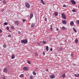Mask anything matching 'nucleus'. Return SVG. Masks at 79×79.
I'll return each instance as SVG.
<instances>
[{"mask_svg": "<svg viewBox=\"0 0 79 79\" xmlns=\"http://www.w3.org/2000/svg\"><path fill=\"white\" fill-rule=\"evenodd\" d=\"M18 34H21V32L20 31H18Z\"/></svg>", "mask_w": 79, "mask_h": 79, "instance_id": "c03bdc74", "label": "nucleus"}, {"mask_svg": "<svg viewBox=\"0 0 79 79\" xmlns=\"http://www.w3.org/2000/svg\"><path fill=\"white\" fill-rule=\"evenodd\" d=\"M43 44H46V41H44L43 42Z\"/></svg>", "mask_w": 79, "mask_h": 79, "instance_id": "f704fd0d", "label": "nucleus"}, {"mask_svg": "<svg viewBox=\"0 0 79 79\" xmlns=\"http://www.w3.org/2000/svg\"><path fill=\"white\" fill-rule=\"evenodd\" d=\"M73 30L75 32H77V31L76 30V29L75 28H73Z\"/></svg>", "mask_w": 79, "mask_h": 79, "instance_id": "4be33fe9", "label": "nucleus"}, {"mask_svg": "<svg viewBox=\"0 0 79 79\" xmlns=\"http://www.w3.org/2000/svg\"><path fill=\"white\" fill-rule=\"evenodd\" d=\"M34 77L32 76H31L30 77V78L31 79H33V77Z\"/></svg>", "mask_w": 79, "mask_h": 79, "instance_id": "2f4dec72", "label": "nucleus"}, {"mask_svg": "<svg viewBox=\"0 0 79 79\" xmlns=\"http://www.w3.org/2000/svg\"><path fill=\"white\" fill-rule=\"evenodd\" d=\"M62 49H63V48H60V51H61V50H62Z\"/></svg>", "mask_w": 79, "mask_h": 79, "instance_id": "a19ab883", "label": "nucleus"}, {"mask_svg": "<svg viewBox=\"0 0 79 79\" xmlns=\"http://www.w3.org/2000/svg\"><path fill=\"white\" fill-rule=\"evenodd\" d=\"M75 43H76V44H77V43L78 42V39H76L75 40Z\"/></svg>", "mask_w": 79, "mask_h": 79, "instance_id": "2eb2a0df", "label": "nucleus"}, {"mask_svg": "<svg viewBox=\"0 0 79 79\" xmlns=\"http://www.w3.org/2000/svg\"><path fill=\"white\" fill-rule=\"evenodd\" d=\"M40 43H41V41H40Z\"/></svg>", "mask_w": 79, "mask_h": 79, "instance_id": "603ef678", "label": "nucleus"}, {"mask_svg": "<svg viewBox=\"0 0 79 79\" xmlns=\"http://www.w3.org/2000/svg\"><path fill=\"white\" fill-rule=\"evenodd\" d=\"M35 26V24L34 23H32L31 25V27H34V26Z\"/></svg>", "mask_w": 79, "mask_h": 79, "instance_id": "1a4fd4ad", "label": "nucleus"}, {"mask_svg": "<svg viewBox=\"0 0 79 79\" xmlns=\"http://www.w3.org/2000/svg\"><path fill=\"white\" fill-rule=\"evenodd\" d=\"M71 26H73L74 24V22L73 21H71L70 23Z\"/></svg>", "mask_w": 79, "mask_h": 79, "instance_id": "9d476101", "label": "nucleus"}, {"mask_svg": "<svg viewBox=\"0 0 79 79\" xmlns=\"http://www.w3.org/2000/svg\"><path fill=\"white\" fill-rule=\"evenodd\" d=\"M71 56H72V57H74V55L73 54V53H72V54L71 55Z\"/></svg>", "mask_w": 79, "mask_h": 79, "instance_id": "bb28decb", "label": "nucleus"}, {"mask_svg": "<svg viewBox=\"0 0 79 79\" xmlns=\"http://www.w3.org/2000/svg\"><path fill=\"white\" fill-rule=\"evenodd\" d=\"M18 23H19L18 21H15V24L16 25H18Z\"/></svg>", "mask_w": 79, "mask_h": 79, "instance_id": "ddd939ff", "label": "nucleus"}, {"mask_svg": "<svg viewBox=\"0 0 79 79\" xmlns=\"http://www.w3.org/2000/svg\"><path fill=\"white\" fill-rule=\"evenodd\" d=\"M45 21H47V18L46 17H45Z\"/></svg>", "mask_w": 79, "mask_h": 79, "instance_id": "c9c22d12", "label": "nucleus"}, {"mask_svg": "<svg viewBox=\"0 0 79 79\" xmlns=\"http://www.w3.org/2000/svg\"><path fill=\"white\" fill-rule=\"evenodd\" d=\"M33 74H34V75H36V73L35 72V71H33Z\"/></svg>", "mask_w": 79, "mask_h": 79, "instance_id": "5701e85b", "label": "nucleus"}, {"mask_svg": "<svg viewBox=\"0 0 79 79\" xmlns=\"http://www.w3.org/2000/svg\"><path fill=\"white\" fill-rule=\"evenodd\" d=\"M46 71L47 72H48V69H46Z\"/></svg>", "mask_w": 79, "mask_h": 79, "instance_id": "de8ad7c7", "label": "nucleus"}, {"mask_svg": "<svg viewBox=\"0 0 79 79\" xmlns=\"http://www.w3.org/2000/svg\"><path fill=\"white\" fill-rule=\"evenodd\" d=\"M56 31H58V28L56 29Z\"/></svg>", "mask_w": 79, "mask_h": 79, "instance_id": "8fccbe9b", "label": "nucleus"}, {"mask_svg": "<svg viewBox=\"0 0 79 79\" xmlns=\"http://www.w3.org/2000/svg\"><path fill=\"white\" fill-rule=\"evenodd\" d=\"M40 1H41V3L43 4V5H45V2H44L43 0H40Z\"/></svg>", "mask_w": 79, "mask_h": 79, "instance_id": "f8f14e48", "label": "nucleus"}, {"mask_svg": "<svg viewBox=\"0 0 79 79\" xmlns=\"http://www.w3.org/2000/svg\"><path fill=\"white\" fill-rule=\"evenodd\" d=\"M51 79H54L55 78V76L54 75H52L50 76Z\"/></svg>", "mask_w": 79, "mask_h": 79, "instance_id": "6e6552de", "label": "nucleus"}, {"mask_svg": "<svg viewBox=\"0 0 79 79\" xmlns=\"http://www.w3.org/2000/svg\"><path fill=\"white\" fill-rule=\"evenodd\" d=\"M58 12H55V13L54 15H55V16H58Z\"/></svg>", "mask_w": 79, "mask_h": 79, "instance_id": "f3484780", "label": "nucleus"}, {"mask_svg": "<svg viewBox=\"0 0 79 79\" xmlns=\"http://www.w3.org/2000/svg\"><path fill=\"white\" fill-rule=\"evenodd\" d=\"M72 11L73 12H76V10L75 9H73L72 10Z\"/></svg>", "mask_w": 79, "mask_h": 79, "instance_id": "393cba45", "label": "nucleus"}, {"mask_svg": "<svg viewBox=\"0 0 79 79\" xmlns=\"http://www.w3.org/2000/svg\"><path fill=\"white\" fill-rule=\"evenodd\" d=\"M77 24H79V20H77Z\"/></svg>", "mask_w": 79, "mask_h": 79, "instance_id": "4c0bfd02", "label": "nucleus"}, {"mask_svg": "<svg viewBox=\"0 0 79 79\" xmlns=\"http://www.w3.org/2000/svg\"><path fill=\"white\" fill-rule=\"evenodd\" d=\"M62 17L64 19H66V15L64 13H62L61 14Z\"/></svg>", "mask_w": 79, "mask_h": 79, "instance_id": "f03ea898", "label": "nucleus"}, {"mask_svg": "<svg viewBox=\"0 0 79 79\" xmlns=\"http://www.w3.org/2000/svg\"><path fill=\"white\" fill-rule=\"evenodd\" d=\"M49 39H50V38H49Z\"/></svg>", "mask_w": 79, "mask_h": 79, "instance_id": "864d4df0", "label": "nucleus"}, {"mask_svg": "<svg viewBox=\"0 0 79 79\" xmlns=\"http://www.w3.org/2000/svg\"><path fill=\"white\" fill-rule=\"evenodd\" d=\"M43 54L44 55H45V52H43Z\"/></svg>", "mask_w": 79, "mask_h": 79, "instance_id": "37998d69", "label": "nucleus"}, {"mask_svg": "<svg viewBox=\"0 0 79 79\" xmlns=\"http://www.w3.org/2000/svg\"><path fill=\"white\" fill-rule=\"evenodd\" d=\"M2 79H6V77L5 76H3L2 77Z\"/></svg>", "mask_w": 79, "mask_h": 79, "instance_id": "a211bd4d", "label": "nucleus"}, {"mask_svg": "<svg viewBox=\"0 0 79 79\" xmlns=\"http://www.w3.org/2000/svg\"><path fill=\"white\" fill-rule=\"evenodd\" d=\"M4 73H7L8 72V69L6 68H5L3 70Z\"/></svg>", "mask_w": 79, "mask_h": 79, "instance_id": "20e7f679", "label": "nucleus"}, {"mask_svg": "<svg viewBox=\"0 0 79 79\" xmlns=\"http://www.w3.org/2000/svg\"><path fill=\"white\" fill-rule=\"evenodd\" d=\"M6 29L7 30H8L9 31H10V30H9V27H6Z\"/></svg>", "mask_w": 79, "mask_h": 79, "instance_id": "7c9ffc66", "label": "nucleus"}, {"mask_svg": "<svg viewBox=\"0 0 79 79\" xmlns=\"http://www.w3.org/2000/svg\"><path fill=\"white\" fill-rule=\"evenodd\" d=\"M71 2L73 5H75L76 4V2L74 0H72L71 1Z\"/></svg>", "mask_w": 79, "mask_h": 79, "instance_id": "0eeeda50", "label": "nucleus"}, {"mask_svg": "<svg viewBox=\"0 0 79 79\" xmlns=\"http://www.w3.org/2000/svg\"><path fill=\"white\" fill-rule=\"evenodd\" d=\"M46 51H47V52L48 51V46H47L46 47Z\"/></svg>", "mask_w": 79, "mask_h": 79, "instance_id": "dca6fc26", "label": "nucleus"}, {"mask_svg": "<svg viewBox=\"0 0 79 79\" xmlns=\"http://www.w3.org/2000/svg\"><path fill=\"white\" fill-rule=\"evenodd\" d=\"M50 29H51V30H52V29H53V28H52V25H50Z\"/></svg>", "mask_w": 79, "mask_h": 79, "instance_id": "c85d7f7f", "label": "nucleus"}, {"mask_svg": "<svg viewBox=\"0 0 79 79\" xmlns=\"http://www.w3.org/2000/svg\"><path fill=\"white\" fill-rule=\"evenodd\" d=\"M0 1H2V0H0Z\"/></svg>", "mask_w": 79, "mask_h": 79, "instance_id": "3c124183", "label": "nucleus"}, {"mask_svg": "<svg viewBox=\"0 0 79 79\" xmlns=\"http://www.w3.org/2000/svg\"><path fill=\"white\" fill-rule=\"evenodd\" d=\"M21 42L22 44H26L27 43V40H21Z\"/></svg>", "mask_w": 79, "mask_h": 79, "instance_id": "f257e3e1", "label": "nucleus"}, {"mask_svg": "<svg viewBox=\"0 0 79 79\" xmlns=\"http://www.w3.org/2000/svg\"><path fill=\"white\" fill-rule=\"evenodd\" d=\"M62 22L63 24H66L67 23L66 21L65 20H62Z\"/></svg>", "mask_w": 79, "mask_h": 79, "instance_id": "39448f33", "label": "nucleus"}, {"mask_svg": "<svg viewBox=\"0 0 79 79\" xmlns=\"http://www.w3.org/2000/svg\"><path fill=\"white\" fill-rule=\"evenodd\" d=\"M24 77V75H23V74H21L19 76L20 77Z\"/></svg>", "mask_w": 79, "mask_h": 79, "instance_id": "aec40b11", "label": "nucleus"}, {"mask_svg": "<svg viewBox=\"0 0 79 79\" xmlns=\"http://www.w3.org/2000/svg\"><path fill=\"white\" fill-rule=\"evenodd\" d=\"M63 7H66V5H65V4H64L63 5Z\"/></svg>", "mask_w": 79, "mask_h": 79, "instance_id": "ea45409f", "label": "nucleus"}, {"mask_svg": "<svg viewBox=\"0 0 79 79\" xmlns=\"http://www.w3.org/2000/svg\"><path fill=\"white\" fill-rule=\"evenodd\" d=\"M64 77H65V73L63 74L62 75V77L63 78Z\"/></svg>", "mask_w": 79, "mask_h": 79, "instance_id": "b1692460", "label": "nucleus"}, {"mask_svg": "<svg viewBox=\"0 0 79 79\" xmlns=\"http://www.w3.org/2000/svg\"><path fill=\"white\" fill-rule=\"evenodd\" d=\"M50 50L51 52H52V51L53 50V49H52V48H50Z\"/></svg>", "mask_w": 79, "mask_h": 79, "instance_id": "58836bf2", "label": "nucleus"}, {"mask_svg": "<svg viewBox=\"0 0 79 79\" xmlns=\"http://www.w3.org/2000/svg\"><path fill=\"white\" fill-rule=\"evenodd\" d=\"M7 24H8V23L5 22L4 23V25H6Z\"/></svg>", "mask_w": 79, "mask_h": 79, "instance_id": "a878e982", "label": "nucleus"}, {"mask_svg": "<svg viewBox=\"0 0 79 79\" xmlns=\"http://www.w3.org/2000/svg\"><path fill=\"white\" fill-rule=\"evenodd\" d=\"M11 35L10 34L8 35V37H11Z\"/></svg>", "mask_w": 79, "mask_h": 79, "instance_id": "e433bc0d", "label": "nucleus"}, {"mask_svg": "<svg viewBox=\"0 0 79 79\" xmlns=\"http://www.w3.org/2000/svg\"><path fill=\"white\" fill-rule=\"evenodd\" d=\"M23 22H25V19H23Z\"/></svg>", "mask_w": 79, "mask_h": 79, "instance_id": "49530a36", "label": "nucleus"}, {"mask_svg": "<svg viewBox=\"0 0 79 79\" xmlns=\"http://www.w3.org/2000/svg\"><path fill=\"white\" fill-rule=\"evenodd\" d=\"M3 3H4V4H6V1H4L3 2Z\"/></svg>", "mask_w": 79, "mask_h": 79, "instance_id": "cd10ccee", "label": "nucleus"}, {"mask_svg": "<svg viewBox=\"0 0 79 79\" xmlns=\"http://www.w3.org/2000/svg\"><path fill=\"white\" fill-rule=\"evenodd\" d=\"M15 58V55H12L11 56V59H13Z\"/></svg>", "mask_w": 79, "mask_h": 79, "instance_id": "6ab92c4d", "label": "nucleus"}, {"mask_svg": "<svg viewBox=\"0 0 79 79\" xmlns=\"http://www.w3.org/2000/svg\"><path fill=\"white\" fill-rule=\"evenodd\" d=\"M62 30H66V28L64 27H62Z\"/></svg>", "mask_w": 79, "mask_h": 79, "instance_id": "412c9836", "label": "nucleus"}, {"mask_svg": "<svg viewBox=\"0 0 79 79\" xmlns=\"http://www.w3.org/2000/svg\"><path fill=\"white\" fill-rule=\"evenodd\" d=\"M4 10H3V9L2 10H1L2 12H3V11H4Z\"/></svg>", "mask_w": 79, "mask_h": 79, "instance_id": "09e8293b", "label": "nucleus"}, {"mask_svg": "<svg viewBox=\"0 0 79 79\" xmlns=\"http://www.w3.org/2000/svg\"><path fill=\"white\" fill-rule=\"evenodd\" d=\"M2 30L1 29H0V33H2Z\"/></svg>", "mask_w": 79, "mask_h": 79, "instance_id": "79ce46f5", "label": "nucleus"}, {"mask_svg": "<svg viewBox=\"0 0 79 79\" xmlns=\"http://www.w3.org/2000/svg\"><path fill=\"white\" fill-rule=\"evenodd\" d=\"M23 70H25V71H27V70H28V69H29L28 67H23Z\"/></svg>", "mask_w": 79, "mask_h": 79, "instance_id": "423d86ee", "label": "nucleus"}, {"mask_svg": "<svg viewBox=\"0 0 79 79\" xmlns=\"http://www.w3.org/2000/svg\"><path fill=\"white\" fill-rule=\"evenodd\" d=\"M27 62L29 64H31V62H30V61L29 60H28L27 61Z\"/></svg>", "mask_w": 79, "mask_h": 79, "instance_id": "c756f323", "label": "nucleus"}, {"mask_svg": "<svg viewBox=\"0 0 79 79\" xmlns=\"http://www.w3.org/2000/svg\"><path fill=\"white\" fill-rule=\"evenodd\" d=\"M25 5L26 6L27 8H30V5H29V4L28 3H25Z\"/></svg>", "mask_w": 79, "mask_h": 79, "instance_id": "7ed1b4c3", "label": "nucleus"}, {"mask_svg": "<svg viewBox=\"0 0 79 79\" xmlns=\"http://www.w3.org/2000/svg\"><path fill=\"white\" fill-rule=\"evenodd\" d=\"M74 76H75V77H79V74H75Z\"/></svg>", "mask_w": 79, "mask_h": 79, "instance_id": "9b49d317", "label": "nucleus"}, {"mask_svg": "<svg viewBox=\"0 0 79 79\" xmlns=\"http://www.w3.org/2000/svg\"><path fill=\"white\" fill-rule=\"evenodd\" d=\"M30 17V18H32V17H33V14H31Z\"/></svg>", "mask_w": 79, "mask_h": 79, "instance_id": "4468645a", "label": "nucleus"}, {"mask_svg": "<svg viewBox=\"0 0 79 79\" xmlns=\"http://www.w3.org/2000/svg\"><path fill=\"white\" fill-rule=\"evenodd\" d=\"M6 44H4L3 45V47L4 48H6Z\"/></svg>", "mask_w": 79, "mask_h": 79, "instance_id": "473e14b6", "label": "nucleus"}, {"mask_svg": "<svg viewBox=\"0 0 79 79\" xmlns=\"http://www.w3.org/2000/svg\"><path fill=\"white\" fill-rule=\"evenodd\" d=\"M35 56H37V55H38V54H37V53L36 52V53H35Z\"/></svg>", "mask_w": 79, "mask_h": 79, "instance_id": "a18cd8bd", "label": "nucleus"}, {"mask_svg": "<svg viewBox=\"0 0 79 79\" xmlns=\"http://www.w3.org/2000/svg\"><path fill=\"white\" fill-rule=\"evenodd\" d=\"M11 29H14V26H11Z\"/></svg>", "mask_w": 79, "mask_h": 79, "instance_id": "72a5a7b5", "label": "nucleus"}]
</instances>
